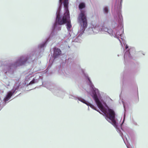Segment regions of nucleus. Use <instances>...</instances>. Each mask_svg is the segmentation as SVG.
<instances>
[{"label": "nucleus", "mask_w": 148, "mask_h": 148, "mask_svg": "<svg viewBox=\"0 0 148 148\" xmlns=\"http://www.w3.org/2000/svg\"><path fill=\"white\" fill-rule=\"evenodd\" d=\"M85 4L84 3L82 2V3H79V10H80V13L79 14L78 16V20H79V15H80V14H81L82 12H84V15L85 16L86 19H87L86 16V15L85 14V11L82 10V9L85 8Z\"/></svg>", "instance_id": "9b49d317"}, {"label": "nucleus", "mask_w": 148, "mask_h": 148, "mask_svg": "<svg viewBox=\"0 0 148 148\" xmlns=\"http://www.w3.org/2000/svg\"><path fill=\"white\" fill-rule=\"evenodd\" d=\"M61 7L62 6H58L56 13V19L52 27L53 31L55 30L60 31L61 29V25L65 24H66L68 31H70V29L72 27L70 15L60 16V12Z\"/></svg>", "instance_id": "7ed1b4c3"}, {"label": "nucleus", "mask_w": 148, "mask_h": 148, "mask_svg": "<svg viewBox=\"0 0 148 148\" xmlns=\"http://www.w3.org/2000/svg\"><path fill=\"white\" fill-rule=\"evenodd\" d=\"M87 32L88 34H92L93 33L92 25L87 29Z\"/></svg>", "instance_id": "4468645a"}, {"label": "nucleus", "mask_w": 148, "mask_h": 148, "mask_svg": "<svg viewBox=\"0 0 148 148\" xmlns=\"http://www.w3.org/2000/svg\"><path fill=\"white\" fill-rule=\"evenodd\" d=\"M128 47V46L126 45L125 46V49L124 50L125 54L124 56L125 62L126 61L127 59L131 58V54L134 53L135 51V49L134 48H130L129 49Z\"/></svg>", "instance_id": "0eeeda50"}, {"label": "nucleus", "mask_w": 148, "mask_h": 148, "mask_svg": "<svg viewBox=\"0 0 148 148\" xmlns=\"http://www.w3.org/2000/svg\"><path fill=\"white\" fill-rule=\"evenodd\" d=\"M69 98L70 99H74L75 100H77V99H78L79 101V100H80V99H83V98L80 97H78L77 96H75L70 95L69 96Z\"/></svg>", "instance_id": "ddd939ff"}, {"label": "nucleus", "mask_w": 148, "mask_h": 148, "mask_svg": "<svg viewBox=\"0 0 148 148\" xmlns=\"http://www.w3.org/2000/svg\"><path fill=\"white\" fill-rule=\"evenodd\" d=\"M82 71L88 81V83L92 92V96L98 108L104 114L106 119L115 127L126 144L125 139L127 140L125 135L126 134L122 128V125L125 120V113L124 115L123 121L120 125L119 126L118 123L116 121L114 111L108 108L106 102L103 99L98 89L95 87L88 74L85 73L84 69H82Z\"/></svg>", "instance_id": "f257e3e1"}, {"label": "nucleus", "mask_w": 148, "mask_h": 148, "mask_svg": "<svg viewBox=\"0 0 148 148\" xmlns=\"http://www.w3.org/2000/svg\"><path fill=\"white\" fill-rule=\"evenodd\" d=\"M79 101L84 103L85 104L88 106H89L90 108L93 109L94 110L97 111L98 112H99L100 114H102V113H101L99 110L97 109V108L95 107L93 105L90 103L88 101H86L84 99H80Z\"/></svg>", "instance_id": "1a4fd4ad"}, {"label": "nucleus", "mask_w": 148, "mask_h": 148, "mask_svg": "<svg viewBox=\"0 0 148 148\" xmlns=\"http://www.w3.org/2000/svg\"><path fill=\"white\" fill-rule=\"evenodd\" d=\"M108 8L107 6H105L103 8V12L105 14H107L108 12Z\"/></svg>", "instance_id": "2eb2a0df"}, {"label": "nucleus", "mask_w": 148, "mask_h": 148, "mask_svg": "<svg viewBox=\"0 0 148 148\" xmlns=\"http://www.w3.org/2000/svg\"><path fill=\"white\" fill-rule=\"evenodd\" d=\"M50 38V37H49L40 43L37 48L33 49L29 55L18 57L13 62L8 63L7 62H5L1 66L5 75L11 76L13 74L14 70L18 67L25 65L27 62L32 61L38 58L40 53L44 51V47L46 45Z\"/></svg>", "instance_id": "f03ea898"}, {"label": "nucleus", "mask_w": 148, "mask_h": 148, "mask_svg": "<svg viewBox=\"0 0 148 148\" xmlns=\"http://www.w3.org/2000/svg\"><path fill=\"white\" fill-rule=\"evenodd\" d=\"M47 88L51 91L55 95L63 97L65 95V92L60 89L54 88L53 86L48 87Z\"/></svg>", "instance_id": "423d86ee"}, {"label": "nucleus", "mask_w": 148, "mask_h": 148, "mask_svg": "<svg viewBox=\"0 0 148 148\" xmlns=\"http://www.w3.org/2000/svg\"><path fill=\"white\" fill-rule=\"evenodd\" d=\"M139 101V98L138 96L137 98L136 99V102H138Z\"/></svg>", "instance_id": "aec40b11"}, {"label": "nucleus", "mask_w": 148, "mask_h": 148, "mask_svg": "<svg viewBox=\"0 0 148 148\" xmlns=\"http://www.w3.org/2000/svg\"><path fill=\"white\" fill-rule=\"evenodd\" d=\"M20 84L18 82L16 83L13 89L10 91L8 92L7 95L4 98L3 100L4 102H6L8 100L14 93L16 92L19 88Z\"/></svg>", "instance_id": "39448f33"}, {"label": "nucleus", "mask_w": 148, "mask_h": 148, "mask_svg": "<svg viewBox=\"0 0 148 148\" xmlns=\"http://www.w3.org/2000/svg\"><path fill=\"white\" fill-rule=\"evenodd\" d=\"M38 82V79H35V78H34L29 83V84H32L34 83H37Z\"/></svg>", "instance_id": "dca6fc26"}, {"label": "nucleus", "mask_w": 148, "mask_h": 148, "mask_svg": "<svg viewBox=\"0 0 148 148\" xmlns=\"http://www.w3.org/2000/svg\"><path fill=\"white\" fill-rule=\"evenodd\" d=\"M135 124L136 125V123H135Z\"/></svg>", "instance_id": "4be33fe9"}, {"label": "nucleus", "mask_w": 148, "mask_h": 148, "mask_svg": "<svg viewBox=\"0 0 148 148\" xmlns=\"http://www.w3.org/2000/svg\"><path fill=\"white\" fill-rule=\"evenodd\" d=\"M68 0H64V1L63 2H62V4L63 3L64 7V9L65 12L64 13L63 15H69V10L68 9ZM63 0L62 1V2ZM62 7H61V8L62 7Z\"/></svg>", "instance_id": "6e6552de"}, {"label": "nucleus", "mask_w": 148, "mask_h": 148, "mask_svg": "<svg viewBox=\"0 0 148 148\" xmlns=\"http://www.w3.org/2000/svg\"><path fill=\"white\" fill-rule=\"evenodd\" d=\"M127 148H130V147L127 145Z\"/></svg>", "instance_id": "412c9836"}, {"label": "nucleus", "mask_w": 148, "mask_h": 148, "mask_svg": "<svg viewBox=\"0 0 148 148\" xmlns=\"http://www.w3.org/2000/svg\"><path fill=\"white\" fill-rule=\"evenodd\" d=\"M72 59H71V58H69L68 59V61L69 62V61H70V62H71V60H72Z\"/></svg>", "instance_id": "6ab92c4d"}, {"label": "nucleus", "mask_w": 148, "mask_h": 148, "mask_svg": "<svg viewBox=\"0 0 148 148\" xmlns=\"http://www.w3.org/2000/svg\"><path fill=\"white\" fill-rule=\"evenodd\" d=\"M79 22L80 24V27L78 30L77 36L74 39L75 42H81L82 41V36L84 33L85 29L87 26V20L84 14V12H82L79 18Z\"/></svg>", "instance_id": "20e7f679"}, {"label": "nucleus", "mask_w": 148, "mask_h": 148, "mask_svg": "<svg viewBox=\"0 0 148 148\" xmlns=\"http://www.w3.org/2000/svg\"><path fill=\"white\" fill-rule=\"evenodd\" d=\"M62 0H59V6H62Z\"/></svg>", "instance_id": "f3484780"}, {"label": "nucleus", "mask_w": 148, "mask_h": 148, "mask_svg": "<svg viewBox=\"0 0 148 148\" xmlns=\"http://www.w3.org/2000/svg\"><path fill=\"white\" fill-rule=\"evenodd\" d=\"M122 103H123V107H124V110H125V103H124V102L123 101H122Z\"/></svg>", "instance_id": "a211bd4d"}, {"label": "nucleus", "mask_w": 148, "mask_h": 148, "mask_svg": "<svg viewBox=\"0 0 148 148\" xmlns=\"http://www.w3.org/2000/svg\"><path fill=\"white\" fill-rule=\"evenodd\" d=\"M92 27L93 28V33L97 34L101 30V28L99 25H92Z\"/></svg>", "instance_id": "f8f14e48"}, {"label": "nucleus", "mask_w": 148, "mask_h": 148, "mask_svg": "<svg viewBox=\"0 0 148 148\" xmlns=\"http://www.w3.org/2000/svg\"><path fill=\"white\" fill-rule=\"evenodd\" d=\"M53 57L55 59L57 58L61 53V51L60 49L54 47L53 49Z\"/></svg>", "instance_id": "9d476101"}]
</instances>
